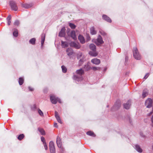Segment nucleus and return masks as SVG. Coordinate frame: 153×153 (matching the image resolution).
I'll list each match as a JSON object with an SVG mask.
<instances>
[{
	"label": "nucleus",
	"mask_w": 153,
	"mask_h": 153,
	"mask_svg": "<svg viewBox=\"0 0 153 153\" xmlns=\"http://www.w3.org/2000/svg\"><path fill=\"white\" fill-rule=\"evenodd\" d=\"M77 75H75L74 76V79L78 81H81L82 79V75L84 73V71L82 69L77 70L76 71Z\"/></svg>",
	"instance_id": "nucleus-1"
},
{
	"label": "nucleus",
	"mask_w": 153,
	"mask_h": 153,
	"mask_svg": "<svg viewBox=\"0 0 153 153\" xmlns=\"http://www.w3.org/2000/svg\"><path fill=\"white\" fill-rule=\"evenodd\" d=\"M133 56L136 59L140 60L141 59V56L139 53L136 47H134L133 50Z\"/></svg>",
	"instance_id": "nucleus-2"
},
{
	"label": "nucleus",
	"mask_w": 153,
	"mask_h": 153,
	"mask_svg": "<svg viewBox=\"0 0 153 153\" xmlns=\"http://www.w3.org/2000/svg\"><path fill=\"white\" fill-rule=\"evenodd\" d=\"M50 99L51 102L53 104H56L57 102H58L59 103H61L60 100L53 95H51L50 96Z\"/></svg>",
	"instance_id": "nucleus-3"
},
{
	"label": "nucleus",
	"mask_w": 153,
	"mask_h": 153,
	"mask_svg": "<svg viewBox=\"0 0 153 153\" xmlns=\"http://www.w3.org/2000/svg\"><path fill=\"white\" fill-rule=\"evenodd\" d=\"M92 41L93 42H95L97 45H99L103 43V41L102 37L100 35L98 36L97 39H94Z\"/></svg>",
	"instance_id": "nucleus-4"
},
{
	"label": "nucleus",
	"mask_w": 153,
	"mask_h": 153,
	"mask_svg": "<svg viewBox=\"0 0 153 153\" xmlns=\"http://www.w3.org/2000/svg\"><path fill=\"white\" fill-rule=\"evenodd\" d=\"M69 45L71 47H73L76 49H79L81 47L79 43L77 42H72L70 43Z\"/></svg>",
	"instance_id": "nucleus-5"
},
{
	"label": "nucleus",
	"mask_w": 153,
	"mask_h": 153,
	"mask_svg": "<svg viewBox=\"0 0 153 153\" xmlns=\"http://www.w3.org/2000/svg\"><path fill=\"white\" fill-rule=\"evenodd\" d=\"M152 101L151 99L149 98L145 101V105L147 108H150L152 106Z\"/></svg>",
	"instance_id": "nucleus-6"
},
{
	"label": "nucleus",
	"mask_w": 153,
	"mask_h": 153,
	"mask_svg": "<svg viewBox=\"0 0 153 153\" xmlns=\"http://www.w3.org/2000/svg\"><path fill=\"white\" fill-rule=\"evenodd\" d=\"M10 4L13 10L15 11H16L17 10L18 8L14 2L11 1L10 2Z\"/></svg>",
	"instance_id": "nucleus-7"
},
{
	"label": "nucleus",
	"mask_w": 153,
	"mask_h": 153,
	"mask_svg": "<svg viewBox=\"0 0 153 153\" xmlns=\"http://www.w3.org/2000/svg\"><path fill=\"white\" fill-rule=\"evenodd\" d=\"M56 143L58 147L59 148H61L62 145L61 140L59 136H57V137Z\"/></svg>",
	"instance_id": "nucleus-8"
},
{
	"label": "nucleus",
	"mask_w": 153,
	"mask_h": 153,
	"mask_svg": "<svg viewBox=\"0 0 153 153\" xmlns=\"http://www.w3.org/2000/svg\"><path fill=\"white\" fill-rule=\"evenodd\" d=\"M65 35V27L62 28L60 32L59 36L60 37H64Z\"/></svg>",
	"instance_id": "nucleus-9"
},
{
	"label": "nucleus",
	"mask_w": 153,
	"mask_h": 153,
	"mask_svg": "<svg viewBox=\"0 0 153 153\" xmlns=\"http://www.w3.org/2000/svg\"><path fill=\"white\" fill-rule=\"evenodd\" d=\"M91 62L94 64L97 65L100 63V59H98L95 58L91 60Z\"/></svg>",
	"instance_id": "nucleus-10"
},
{
	"label": "nucleus",
	"mask_w": 153,
	"mask_h": 153,
	"mask_svg": "<svg viewBox=\"0 0 153 153\" xmlns=\"http://www.w3.org/2000/svg\"><path fill=\"white\" fill-rule=\"evenodd\" d=\"M131 105V101L130 100H129L126 103L124 104V108L127 109H128Z\"/></svg>",
	"instance_id": "nucleus-11"
},
{
	"label": "nucleus",
	"mask_w": 153,
	"mask_h": 153,
	"mask_svg": "<svg viewBox=\"0 0 153 153\" xmlns=\"http://www.w3.org/2000/svg\"><path fill=\"white\" fill-rule=\"evenodd\" d=\"M67 55L69 56L71 55L73 53V51L71 48H68L66 50Z\"/></svg>",
	"instance_id": "nucleus-12"
},
{
	"label": "nucleus",
	"mask_w": 153,
	"mask_h": 153,
	"mask_svg": "<svg viewBox=\"0 0 153 153\" xmlns=\"http://www.w3.org/2000/svg\"><path fill=\"white\" fill-rule=\"evenodd\" d=\"M55 116L58 122L60 123H62L61 120L60 118V117L58 115V112L56 111H55Z\"/></svg>",
	"instance_id": "nucleus-13"
},
{
	"label": "nucleus",
	"mask_w": 153,
	"mask_h": 153,
	"mask_svg": "<svg viewBox=\"0 0 153 153\" xmlns=\"http://www.w3.org/2000/svg\"><path fill=\"white\" fill-rule=\"evenodd\" d=\"M102 18L104 20L108 22H111V19L106 15H103L102 16Z\"/></svg>",
	"instance_id": "nucleus-14"
},
{
	"label": "nucleus",
	"mask_w": 153,
	"mask_h": 153,
	"mask_svg": "<svg viewBox=\"0 0 153 153\" xmlns=\"http://www.w3.org/2000/svg\"><path fill=\"white\" fill-rule=\"evenodd\" d=\"M71 36L74 40L76 39L75 32L73 30L71 33Z\"/></svg>",
	"instance_id": "nucleus-15"
},
{
	"label": "nucleus",
	"mask_w": 153,
	"mask_h": 153,
	"mask_svg": "<svg viewBox=\"0 0 153 153\" xmlns=\"http://www.w3.org/2000/svg\"><path fill=\"white\" fill-rule=\"evenodd\" d=\"M61 45L62 48H65L68 46V43L66 42L61 41Z\"/></svg>",
	"instance_id": "nucleus-16"
},
{
	"label": "nucleus",
	"mask_w": 153,
	"mask_h": 153,
	"mask_svg": "<svg viewBox=\"0 0 153 153\" xmlns=\"http://www.w3.org/2000/svg\"><path fill=\"white\" fill-rule=\"evenodd\" d=\"M78 39L82 44L85 43V40L84 37L81 35H79L78 36Z\"/></svg>",
	"instance_id": "nucleus-17"
},
{
	"label": "nucleus",
	"mask_w": 153,
	"mask_h": 153,
	"mask_svg": "<svg viewBox=\"0 0 153 153\" xmlns=\"http://www.w3.org/2000/svg\"><path fill=\"white\" fill-rule=\"evenodd\" d=\"M45 34H43L41 36V43L42 46H43L44 43V42L45 40Z\"/></svg>",
	"instance_id": "nucleus-18"
},
{
	"label": "nucleus",
	"mask_w": 153,
	"mask_h": 153,
	"mask_svg": "<svg viewBox=\"0 0 153 153\" xmlns=\"http://www.w3.org/2000/svg\"><path fill=\"white\" fill-rule=\"evenodd\" d=\"M90 49L93 50V51H95L96 50V46L94 44H91L89 46Z\"/></svg>",
	"instance_id": "nucleus-19"
},
{
	"label": "nucleus",
	"mask_w": 153,
	"mask_h": 153,
	"mask_svg": "<svg viewBox=\"0 0 153 153\" xmlns=\"http://www.w3.org/2000/svg\"><path fill=\"white\" fill-rule=\"evenodd\" d=\"M148 94V91L147 89H144L143 91L142 96L143 98L145 97H146Z\"/></svg>",
	"instance_id": "nucleus-20"
},
{
	"label": "nucleus",
	"mask_w": 153,
	"mask_h": 153,
	"mask_svg": "<svg viewBox=\"0 0 153 153\" xmlns=\"http://www.w3.org/2000/svg\"><path fill=\"white\" fill-rule=\"evenodd\" d=\"M85 60V57H83L82 59H80L79 62V65L81 66L83 63V62Z\"/></svg>",
	"instance_id": "nucleus-21"
},
{
	"label": "nucleus",
	"mask_w": 153,
	"mask_h": 153,
	"mask_svg": "<svg viewBox=\"0 0 153 153\" xmlns=\"http://www.w3.org/2000/svg\"><path fill=\"white\" fill-rule=\"evenodd\" d=\"M135 149L138 152H142V150L140 148V146L137 145H135Z\"/></svg>",
	"instance_id": "nucleus-22"
},
{
	"label": "nucleus",
	"mask_w": 153,
	"mask_h": 153,
	"mask_svg": "<svg viewBox=\"0 0 153 153\" xmlns=\"http://www.w3.org/2000/svg\"><path fill=\"white\" fill-rule=\"evenodd\" d=\"M38 131L42 135H45V132L44 130L42 128H38Z\"/></svg>",
	"instance_id": "nucleus-23"
},
{
	"label": "nucleus",
	"mask_w": 153,
	"mask_h": 153,
	"mask_svg": "<svg viewBox=\"0 0 153 153\" xmlns=\"http://www.w3.org/2000/svg\"><path fill=\"white\" fill-rule=\"evenodd\" d=\"M86 134L87 135L92 136L93 137H95V135L94 132L91 131H89L87 132Z\"/></svg>",
	"instance_id": "nucleus-24"
},
{
	"label": "nucleus",
	"mask_w": 153,
	"mask_h": 153,
	"mask_svg": "<svg viewBox=\"0 0 153 153\" xmlns=\"http://www.w3.org/2000/svg\"><path fill=\"white\" fill-rule=\"evenodd\" d=\"M85 57L84 56H83L81 52H79L77 54V58L78 59H82L83 57Z\"/></svg>",
	"instance_id": "nucleus-25"
},
{
	"label": "nucleus",
	"mask_w": 153,
	"mask_h": 153,
	"mask_svg": "<svg viewBox=\"0 0 153 153\" xmlns=\"http://www.w3.org/2000/svg\"><path fill=\"white\" fill-rule=\"evenodd\" d=\"M91 33L92 35L95 34L96 33V31L95 30L94 27H92L90 30Z\"/></svg>",
	"instance_id": "nucleus-26"
},
{
	"label": "nucleus",
	"mask_w": 153,
	"mask_h": 153,
	"mask_svg": "<svg viewBox=\"0 0 153 153\" xmlns=\"http://www.w3.org/2000/svg\"><path fill=\"white\" fill-rule=\"evenodd\" d=\"M13 34L14 36L15 37H17L18 36V32L17 29H15L14 31L13 32Z\"/></svg>",
	"instance_id": "nucleus-27"
},
{
	"label": "nucleus",
	"mask_w": 153,
	"mask_h": 153,
	"mask_svg": "<svg viewBox=\"0 0 153 153\" xmlns=\"http://www.w3.org/2000/svg\"><path fill=\"white\" fill-rule=\"evenodd\" d=\"M24 79L23 78H19V82L20 85H22L24 82Z\"/></svg>",
	"instance_id": "nucleus-28"
},
{
	"label": "nucleus",
	"mask_w": 153,
	"mask_h": 153,
	"mask_svg": "<svg viewBox=\"0 0 153 153\" xmlns=\"http://www.w3.org/2000/svg\"><path fill=\"white\" fill-rule=\"evenodd\" d=\"M90 65L88 64L85 65L84 67V68L86 71L89 70L90 69Z\"/></svg>",
	"instance_id": "nucleus-29"
},
{
	"label": "nucleus",
	"mask_w": 153,
	"mask_h": 153,
	"mask_svg": "<svg viewBox=\"0 0 153 153\" xmlns=\"http://www.w3.org/2000/svg\"><path fill=\"white\" fill-rule=\"evenodd\" d=\"M35 39L34 38H33L30 40L29 41V42L30 44H31L32 45H34L35 44Z\"/></svg>",
	"instance_id": "nucleus-30"
},
{
	"label": "nucleus",
	"mask_w": 153,
	"mask_h": 153,
	"mask_svg": "<svg viewBox=\"0 0 153 153\" xmlns=\"http://www.w3.org/2000/svg\"><path fill=\"white\" fill-rule=\"evenodd\" d=\"M7 24L8 25H10L11 23V21L10 20L11 19V17L10 16H9L7 18Z\"/></svg>",
	"instance_id": "nucleus-31"
},
{
	"label": "nucleus",
	"mask_w": 153,
	"mask_h": 153,
	"mask_svg": "<svg viewBox=\"0 0 153 153\" xmlns=\"http://www.w3.org/2000/svg\"><path fill=\"white\" fill-rule=\"evenodd\" d=\"M49 147L50 148H54V144L53 141H51L49 143Z\"/></svg>",
	"instance_id": "nucleus-32"
},
{
	"label": "nucleus",
	"mask_w": 153,
	"mask_h": 153,
	"mask_svg": "<svg viewBox=\"0 0 153 153\" xmlns=\"http://www.w3.org/2000/svg\"><path fill=\"white\" fill-rule=\"evenodd\" d=\"M24 137V135L23 134H21L18 137V139L19 140H22Z\"/></svg>",
	"instance_id": "nucleus-33"
},
{
	"label": "nucleus",
	"mask_w": 153,
	"mask_h": 153,
	"mask_svg": "<svg viewBox=\"0 0 153 153\" xmlns=\"http://www.w3.org/2000/svg\"><path fill=\"white\" fill-rule=\"evenodd\" d=\"M69 26L72 29H75L76 27L75 25L72 23H69Z\"/></svg>",
	"instance_id": "nucleus-34"
},
{
	"label": "nucleus",
	"mask_w": 153,
	"mask_h": 153,
	"mask_svg": "<svg viewBox=\"0 0 153 153\" xmlns=\"http://www.w3.org/2000/svg\"><path fill=\"white\" fill-rule=\"evenodd\" d=\"M61 68L63 72L66 73L67 72V68L65 66L62 65V66Z\"/></svg>",
	"instance_id": "nucleus-35"
},
{
	"label": "nucleus",
	"mask_w": 153,
	"mask_h": 153,
	"mask_svg": "<svg viewBox=\"0 0 153 153\" xmlns=\"http://www.w3.org/2000/svg\"><path fill=\"white\" fill-rule=\"evenodd\" d=\"M50 151L51 153H55L56 151L55 148H50Z\"/></svg>",
	"instance_id": "nucleus-36"
},
{
	"label": "nucleus",
	"mask_w": 153,
	"mask_h": 153,
	"mask_svg": "<svg viewBox=\"0 0 153 153\" xmlns=\"http://www.w3.org/2000/svg\"><path fill=\"white\" fill-rule=\"evenodd\" d=\"M89 53L91 56H96L97 55V54L95 53L92 52H90Z\"/></svg>",
	"instance_id": "nucleus-37"
},
{
	"label": "nucleus",
	"mask_w": 153,
	"mask_h": 153,
	"mask_svg": "<svg viewBox=\"0 0 153 153\" xmlns=\"http://www.w3.org/2000/svg\"><path fill=\"white\" fill-rule=\"evenodd\" d=\"M38 112L39 113V114H40V115L42 116H43V112L41 111V110L39 109L38 110Z\"/></svg>",
	"instance_id": "nucleus-38"
},
{
	"label": "nucleus",
	"mask_w": 153,
	"mask_h": 153,
	"mask_svg": "<svg viewBox=\"0 0 153 153\" xmlns=\"http://www.w3.org/2000/svg\"><path fill=\"white\" fill-rule=\"evenodd\" d=\"M19 24V21L18 20H16L14 22V25L15 26H18Z\"/></svg>",
	"instance_id": "nucleus-39"
},
{
	"label": "nucleus",
	"mask_w": 153,
	"mask_h": 153,
	"mask_svg": "<svg viewBox=\"0 0 153 153\" xmlns=\"http://www.w3.org/2000/svg\"><path fill=\"white\" fill-rule=\"evenodd\" d=\"M41 140L43 142V143H45V138L43 137H41Z\"/></svg>",
	"instance_id": "nucleus-40"
},
{
	"label": "nucleus",
	"mask_w": 153,
	"mask_h": 153,
	"mask_svg": "<svg viewBox=\"0 0 153 153\" xmlns=\"http://www.w3.org/2000/svg\"><path fill=\"white\" fill-rule=\"evenodd\" d=\"M44 145V148L45 150H47L48 149V147L47 146V145L46 144V143H43Z\"/></svg>",
	"instance_id": "nucleus-41"
},
{
	"label": "nucleus",
	"mask_w": 153,
	"mask_h": 153,
	"mask_svg": "<svg viewBox=\"0 0 153 153\" xmlns=\"http://www.w3.org/2000/svg\"><path fill=\"white\" fill-rule=\"evenodd\" d=\"M100 68H97L96 67H93L91 68V69H92L94 71H96L100 69Z\"/></svg>",
	"instance_id": "nucleus-42"
},
{
	"label": "nucleus",
	"mask_w": 153,
	"mask_h": 153,
	"mask_svg": "<svg viewBox=\"0 0 153 153\" xmlns=\"http://www.w3.org/2000/svg\"><path fill=\"white\" fill-rule=\"evenodd\" d=\"M149 73L146 74V75H145V76H144V79H147L148 78V77L149 76Z\"/></svg>",
	"instance_id": "nucleus-43"
},
{
	"label": "nucleus",
	"mask_w": 153,
	"mask_h": 153,
	"mask_svg": "<svg viewBox=\"0 0 153 153\" xmlns=\"http://www.w3.org/2000/svg\"><path fill=\"white\" fill-rule=\"evenodd\" d=\"M100 33L102 35H105L106 34V33L103 31H100Z\"/></svg>",
	"instance_id": "nucleus-44"
},
{
	"label": "nucleus",
	"mask_w": 153,
	"mask_h": 153,
	"mask_svg": "<svg viewBox=\"0 0 153 153\" xmlns=\"http://www.w3.org/2000/svg\"><path fill=\"white\" fill-rule=\"evenodd\" d=\"M28 88L30 91H33V89L30 87H28Z\"/></svg>",
	"instance_id": "nucleus-45"
},
{
	"label": "nucleus",
	"mask_w": 153,
	"mask_h": 153,
	"mask_svg": "<svg viewBox=\"0 0 153 153\" xmlns=\"http://www.w3.org/2000/svg\"><path fill=\"white\" fill-rule=\"evenodd\" d=\"M54 126L55 127L57 128L58 127V126L57 125V124L56 123H54Z\"/></svg>",
	"instance_id": "nucleus-46"
},
{
	"label": "nucleus",
	"mask_w": 153,
	"mask_h": 153,
	"mask_svg": "<svg viewBox=\"0 0 153 153\" xmlns=\"http://www.w3.org/2000/svg\"><path fill=\"white\" fill-rule=\"evenodd\" d=\"M151 121L152 123L153 124V115L152 116L151 119Z\"/></svg>",
	"instance_id": "nucleus-47"
},
{
	"label": "nucleus",
	"mask_w": 153,
	"mask_h": 153,
	"mask_svg": "<svg viewBox=\"0 0 153 153\" xmlns=\"http://www.w3.org/2000/svg\"><path fill=\"white\" fill-rule=\"evenodd\" d=\"M153 113L152 111L149 114H148V116H150Z\"/></svg>",
	"instance_id": "nucleus-48"
},
{
	"label": "nucleus",
	"mask_w": 153,
	"mask_h": 153,
	"mask_svg": "<svg viewBox=\"0 0 153 153\" xmlns=\"http://www.w3.org/2000/svg\"><path fill=\"white\" fill-rule=\"evenodd\" d=\"M87 40L88 41L90 40V37H89V36H87Z\"/></svg>",
	"instance_id": "nucleus-49"
},
{
	"label": "nucleus",
	"mask_w": 153,
	"mask_h": 153,
	"mask_svg": "<svg viewBox=\"0 0 153 153\" xmlns=\"http://www.w3.org/2000/svg\"><path fill=\"white\" fill-rule=\"evenodd\" d=\"M26 7V8H28V7Z\"/></svg>",
	"instance_id": "nucleus-50"
}]
</instances>
